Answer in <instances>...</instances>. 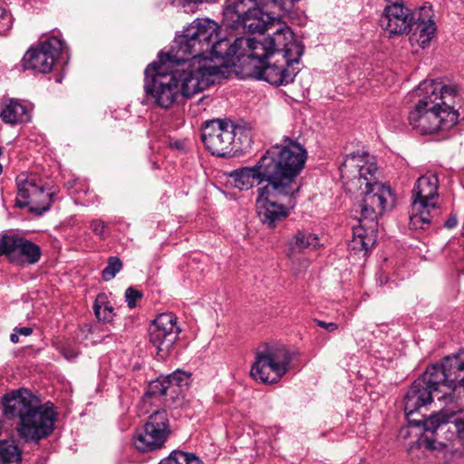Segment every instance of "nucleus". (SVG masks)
I'll return each mask as SVG.
<instances>
[{"label": "nucleus", "mask_w": 464, "mask_h": 464, "mask_svg": "<svg viewBox=\"0 0 464 464\" xmlns=\"http://www.w3.org/2000/svg\"><path fill=\"white\" fill-rule=\"evenodd\" d=\"M10 341L13 343H17L19 342V334L14 331V333L10 335Z\"/></svg>", "instance_id": "44"}, {"label": "nucleus", "mask_w": 464, "mask_h": 464, "mask_svg": "<svg viewBox=\"0 0 464 464\" xmlns=\"http://www.w3.org/2000/svg\"><path fill=\"white\" fill-rule=\"evenodd\" d=\"M439 179L436 174L427 172L420 177L412 189L410 226L414 228H424L430 225L433 218L440 214L436 199Z\"/></svg>", "instance_id": "9"}, {"label": "nucleus", "mask_w": 464, "mask_h": 464, "mask_svg": "<svg viewBox=\"0 0 464 464\" xmlns=\"http://www.w3.org/2000/svg\"><path fill=\"white\" fill-rule=\"evenodd\" d=\"M22 450L14 440H0V464H21Z\"/></svg>", "instance_id": "28"}, {"label": "nucleus", "mask_w": 464, "mask_h": 464, "mask_svg": "<svg viewBox=\"0 0 464 464\" xmlns=\"http://www.w3.org/2000/svg\"><path fill=\"white\" fill-rule=\"evenodd\" d=\"M258 5H272L275 8H278L282 13L285 14L290 12L294 7L293 0H254Z\"/></svg>", "instance_id": "34"}, {"label": "nucleus", "mask_w": 464, "mask_h": 464, "mask_svg": "<svg viewBox=\"0 0 464 464\" xmlns=\"http://www.w3.org/2000/svg\"><path fill=\"white\" fill-rule=\"evenodd\" d=\"M220 34V26L209 18H197L187 28L183 34L178 36L166 60L177 65L188 66L204 78L219 74L218 65L204 57L213 42Z\"/></svg>", "instance_id": "5"}, {"label": "nucleus", "mask_w": 464, "mask_h": 464, "mask_svg": "<svg viewBox=\"0 0 464 464\" xmlns=\"http://www.w3.org/2000/svg\"><path fill=\"white\" fill-rule=\"evenodd\" d=\"M168 390H169V384L166 382L165 377H161L150 383L148 393L152 396H162L167 394Z\"/></svg>", "instance_id": "35"}, {"label": "nucleus", "mask_w": 464, "mask_h": 464, "mask_svg": "<svg viewBox=\"0 0 464 464\" xmlns=\"http://www.w3.org/2000/svg\"><path fill=\"white\" fill-rule=\"evenodd\" d=\"M61 353L67 359V360H72V359H74L77 357L78 355V352L73 350V349H70V348H67V347H63L61 349Z\"/></svg>", "instance_id": "40"}, {"label": "nucleus", "mask_w": 464, "mask_h": 464, "mask_svg": "<svg viewBox=\"0 0 464 464\" xmlns=\"http://www.w3.org/2000/svg\"><path fill=\"white\" fill-rule=\"evenodd\" d=\"M462 236L464 237V222H463V226H462Z\"/></svg>", "instance_id": "48"}, {"label": "nucleus", "mask_w": 464, "mask_h": 464, "mask_svg": "<svg viewBox=\"0 0 464 464\" xmlns=\"http://www.w3.org/2000/svg\"><path fill=\"white\" fill-rule=\"evenodd\" d=\"M341 178L350 180L362 188L367 181L372 182L377 167L374 163H366L363 155L351 153L347 155L339 168Z\"/></svg>", "instance_id": "23"}, {"label": "nucleus", "mask_w": 464, "mask_h": 464, "mask_svg": "<svg viewBox=\"0 0 464 464\" xmlns=\"http://www.w3.org/2000/svg\"><path fill=\"white\" fill-rule=\"evenodd\" d=\"M237 134H245V141L240 140L241 144L249 143V130L234 126L230 121L217 119L205 122L201 130V140L213 155L225 158L232 155Z\"/></svg>", "instance_id": "11"}, {"label": "nucleus", "mask_w": 464, "mask_h": 464, "mask_svg": "<svg viewBox=\"0 0 464 464\" xmlns=\"http://www.w3.org/2000/svg\"><path fill=\"white\" fill-rule=\"evenodd\" d=\"M319 245V238L315 234L298 230L288 242L287 256L293 257L304 249H315Z\"/></svg>", "instance_id": "26"}, {"label": "nucleus", "mask_w": 464, "mask_h": 464, "mask_svg": "<svg viewBox=\"0 0 464 464\" xmlns=\"http://www.w3.org/2000/svg\"><path fill=\"white\" fill-rule=\"evenodd\" d=\"M93 311L99 321L111 323L116 316L114 307L107 300L105 294L97 295L93 304Z\"/></svg>", "instance_id": "29"}, {"label": "nucleus", "mask_w": 464, "mask_h": 464, "mask_svg": "<svg viewBox=\"0 0 464 464\" xmlns=\"http://www.w3.org/2000/svg\"><path fill=\"white\" fill-rule=\"evenodd\" d=\"M307 151L298 141L285 136L261 156L253 167H244L230 172L235 187L240 190H247L266 182L273 185L297 166L305 164Z\"/></svg>", "instance_id": "4"}, {"label": "nucleus", "mask_w": 464, "mask_h": 464, "mask_svg": "<svg viewBox=\"0 0 464 464\" xmlns=\"http://www.w3.org/2000/svg\"><path fill=\"white\" fill-rule=\"evenodd\" d=\"M394 202V195L388 186L379 182L367 181L364 197L359 205L362 222H367L377 226L376 218L386 209L391 208Z\"/></svg>", "instance_id": "20"}, {"label": "nucleus", "mask_w": 464, "mask_h": 464, "mask_svg": "<svg viewBox=\"0 0 464 464\" xmlns=\"http://www.w3.org/2000/svg\"><path fill=\"white\" fill-rule=\"evenodd\" d=\"M459 387H463L464 388V374H463L462 379H460Z\"/></svg>", "instance_id": "45"}, {"label": "nucleus", "mask_w": 464, "mask_h": 464, "mask_svg": "<svg viewBox=\"0 0 464 464\" xmlns=\"http://www.w3.org/2000/svg\"><path fill=\"white\" fill-rule=\"evenodd\" d=\"M292 359L293 353L285 346H266L256 353L251 376L262 383H276L289 371Z\"/></svg>", "instance_id": "12"}, {"label": "nucleus", "mask_w": 464, "mask_h": 464, "mask_svg": "<svg viewBox=\"0 0 464 464\" xmlns=\"http://www.w3.org/2000/svg\"><path fill=\"white\" fill-rule=\"evenodd\" d=\"M3 172V166L0 164V175L2 174Z\"/></svg>", "instance_id": "46"}, {"label": "nucleus", "mask_w": 464, "mask_h": 464, "mask_svg": "<svg viewBox=\"0 0 464 464\" xmlns=\"http://www.w3.org/2000/svg\"><path fill=\"white\" fill-rule=\"evenodd\" d=\"M314 322L316 324V325L327 330L328 332H334L338 329V325L335 323H326L319 319H314Z\"/></svg>", "instance_id": "39"}, {"label": "nucleus", "mask_w": 464, "mask_h": 464, "mask_svg": "<svg viewBox=\"0 0 464 464\" xmlns=\"http://www.w3.org/2000/svg\"><path fill=\"white\" fill-rule=\"evenodd\" d=\"M11 26V15L0 6V33L8 30Z\"/></svg>", "instance_id": "37"}, {"label": "nucleus", "mask_w": 464, "mask_h": 464, "mask_svg": "<svg viewBox=\"0 0 464 464\" xmlns=\"http://www.w3.org/2000/svg\"><path fill=\"white\" fill-rule=\"evenodd\" d=\"M18 333L19 335L29 336L33 333V329L31 327H16L14 330Z\"/></svg>", "instance_id": "42"}, {"label": "nucleus", "mask_w": 464, "mask_h": 464, "mask_svg": "<svg viewBox=\"0 0 464 464\" xmlns=\"http://www.w3.org/2000/svg\"><path fill=\"white\" fill-rule=\"evenodd\" d=\"M420 97L409 113V124L421 135L448 130L458 121L459 112L454 109L458 89L444 85L439 80H425L416 90Z\"/></svg>", "instance_id": "2"}, {"label": "nucleus", "mask_w": 464, "mask_h": 464, "mask_svg": "<svg viewBox=\"0 0 464 464\" xmlns=\"http://www.w3.org/2000/svg\"><path fill=\"white\" fill-rule=\"evenodd\" d=\"M458 224V219L455 215H451L445 222V227L449 229L455 227Z\"/></svg>", "instance_id": "43"}, {"label": "nucleus", "mask_w": 464, "mask_h": 464, "mask_svg": "<svg viewBox=\"0 0 464 464\" xmlns=\"http://www.w3.org/2000/svg\"><path fill=\"white\" fill-rule=\"evenodd\" d=\"M433 11L430 3L418 8L414 28L419 31V43L424 48L435 34V24L432 20Z\"/></svg>", "instance_id": "25"}, {"label": "nucleus", "mask_w": 464, "mask_h": 464, "mask_svg": "<svg viewBox=\"0 0 464 464\" xmlns=\"http://www.w3.org/2000/svg\"><path fill=\"white\" fill-rule=\"evenodd\" d=\"M3 155V148L0 147V156Z\"/></svg>", "instance_id": "47"}, {"label": "nucleus", "mask_w": 464, "mask_h": 464, "mask_svg": "<svg viewBox=\"0 0 464 464\" xmlns=\"http://www.w3.org/2000/svg\"><path fill=\"white\" fill-rule=\"evenodd\" d=\"M245 0H236L224 11V17L227 25L235 30H242L250 34H263L272 29L276 20H279L281 12L278 8L270 5H258L253 2L257 7H249L246 11L241 8Z\"/></svg>", "instance_id": "8"}, {"label": "nucleus", "mask_w": 464, "mask_h": 464, "mask_svg": "<svg viewBox=\"0 0 464 464\" xmlns=\"http://www.w3.org/2000/svg\"><path fill=\"white\" fill-rule=\"evenodd\" d=\"M166 382L169 384V389H173V392H177L175 387L181 388L188 385L189 374L187 372L177 370L171 374L165 376Z\"/></svg>", "instance_id": "32"}, {"label": "nucleus", "mask_w": 464, "mask_h": 464, "mask_svg": "<svg viewBox=\"0 0 464 464\" xmlns=\"http://www.w3.org/2000/svg\"><path fill=\"white\" fill-rule=\"evenodd\" d=\"M241 141H245V134H237V137H236V142L234 144H238L239 146L236 149H234L235 151H237L238 149H246L247 147L250 146L251 144V140L249 141L248 144L246 143H244V144H241ZM235 145H233L234 147Z\"/></svg>", "instance_id": "41"}, {"label": "nucleus", "mask_w": 464, "mask_h": 464, "mask_svg": "<svg viewBox=\"0 0 464 464\" xmlns=\"http://www.w3.org/2000/svg\"><path fill=\"white\" fill-rule=\"evenodd\" d=\"M251 50L252 38L237 37L231 43L227 36L218 34L204 57L212 61V64L218 65L220 73L221 68L233 58H236L243 68H246Z\"/></svg>", "instance_id": "15"}, {"label": "nucleus", "mask_w": 464, "mask_h": 464, "mask_svg": "<svg viewBox=\"0 0 464 464\" xmlns=\"http://www.w3.org/2000/svg\"><path fill=\"white\" fill-rule=\"evenodd\" d=\"M17 266H26L36 264L41 256V247L15 232L0 236V256Z\"/></svg>", "instance_id": "18"}, {"label": "nucleus", "mask_w": 464, "mask_h": 464, "mask_svg": "<svg viewBox=\"0 0 464 464\" xmlns=\"http://www.w3.org/2000/svg\"><path fill=\"white\" fill-rule=\"evenodd\" d=\"M464 3V0H461Z\"/></svg>", "instance_id": "49"}, {"label": "nucleus", "mask_w": 464, "mask_h": 464, "mask_svg": "<svg viewBox=\"0 0 464 464\" xmlns=\"http://www.w3.org/2000/svg\"><path fill=\"white\" fill-rule=\"evenodd\" d=\"M426 371L442 391V395L438 400L451 396L464 375V357L461 353L449 355L443 358L440 363L427 367Z\"/></svg>", "instance_id": "17"}, {"label": "nucleus", "mask_w": 464, "mask_h": 464, "mask_svg": "<svg viewBox=\"0 0 464 464\" xmlns=\"http://www.w3.org/2000/svg\"><path fill=\"white\" fill-rule=\"evenodd\" d=\"M122 262L118 256H111L108 259L107 266L102 272V279L110 281L121 270Z\"/></svg>", "instance_id": "33"}, {"label": "nucleus", "mask_w": 464, "mask_h": 464, "mask_svg": "<svg viewBox=\"0 0 464 464\" xmlns=\"http://www.w3.org/2000/svg\"><path fill=\"white\" fill-rule=\"evenodd\" d=\"M305 164L297 166L273 185H265L257 188L256 201V212L260 221L268 227H275L278 222L285 219L295 206V195L299 191L296 178Z\"/></svg>", "instance_id": "7"}, {"label": "nucleus", "mask_w": 464, "mask_h": 464, "mask_svg": "<svg viewBox=\"0 0 464 464\" xmlns=\"http://www.w3.org/2000/svg\"><path fill=\"white\" fill-rule=\"evenodd\" d=\"M0 117L4 122L11 125L27 122L31 118L27 108L14 100H10L5 104Z\"/></svg>", "instance_id": "27"}, {"label": "nucleus", "mask_w": 464, "mask_h": 464, "mask_svg": "<svg viewBox=\"0 0 464 464\" xmlns=\"http://www.w3.org/2000/svg\"><path fill=\"white\" fill-rule=\"evenodd\" d=\"M281 14L279 20H276L274 26L276 30L271 35H268L263 42L252 38L251 54L256 57L270 56L275 53H282L284 59L289 65L298 63L304 53V45L296 41L289 26L281 23Z\"/></svg>", "instance_id": "10"}, {"label": "nucleus", "mask_w": 464, "mask_h": 464, "mask_svg": "<svg viewBox=\"0 0 464 464\" xmlns=\"http://www.w3.org/2000/svg\"><path fill=\"white\" fill-rule=\"evenodd\" d=\"M442 395V391L433 383L432 378L425 371L411 385L404 397V411L411 426L422 427L424 434L420 444L429 450H436L437 442L434 438L435 432L448 420L441 417L444 410L430 414L429 417L423 411L433 401L434 397Z\"/></svg>", "instance_id": "6"}, {"label": "nucleus", "mask_w": 464, "mask_h": 464, "mask_svg": "<svg viewBox=\"0 0 464 464\" xmlns=\"http://www.w3.org/2000/svg\"><path fill=\"white\" fill-rule=\"evenodd\" d=\"M17 196L15 207L28 208V211L42 216L53 204L54 191L46 189L43 181L34 174L21 173L16 177Z\"/></svg>", "instance_id": "13"}, {"label": "nucleus", "mask_w": 464, "mask_h": 464, "mask_svg": "<svg viewBox=\"0 0 464 464\" xmlns=\"http://www.w3.org/2000/svg\"><path fill=\"white\" fill-rule=\"evenodd\" d=\"M417 13L402 3H392L383 9L380 25L389 38L407 35L414 29Z\"/></svg>", "instance_id": "22"}, {"label": "nucleus", "mask_w": 464, "mask_h": 464, "mask_svg": "<svg viewBox=\"0 0 464 464\" xmlns=\"http://www.w3.org/2000/svg\"><path fill=\"white\" fill-rule=\"evenodd\" d=\"M1 403L4 416L14 420V430L22 443L38 445L53 432L58 416L53 403H41L28 389L6 392Z\"/></svg>", "instance_id": "1"}, {"label": "nucleus", "mask_w": 464, "mask_h": 464, "mask_svg": "<svg viewBox=\"0 0 464 464\" xmlns=\"http://www.w3.org/2000/svg\"><path fill=\"white\" fill-rule=\"evenodd\" d=\"M268 57H256L249 54L245 69L253 78L264 80L272 85L280 86L293 82L299 69L294 67V64L289 65L285 60L281 65L268 63L266 61Z\"/></svg>", "instance_id": "19"}, {"label": "nucleus", "mask_w": 464, "mask_h": 464, "mask_svg": "<svg viewBox=\"0 0 464 464\" xmlns=\"http://www.w3.org/2000/svg\"><path fill=\"white\" fill-rule=\"evenodd\" d=\"M360 225L353 229V238L349 248L355 252H363L366 256L377 241V226L359 220Z\"/></svg>", "instance_id": "24"}, {"label": "nucleus", "mask_w": 464, "mask_h": 464, "mask_svg": "<svg viewBox=\"0 0 464 464\" xmlns=\"http://www.w3.org/2000/svg\"><path fill=\"white\" fill-rule=\"evenodd\" d=\"M441 417L446 418L448 420L445 421L439 430L443 429V427L450 422L452 423L456 430L457 440L464 450V411H460L459 413L451 412L449 414L444 411Z\"/></svg>", "instance_id": "30"}, {"label": "nucleus", "mask_w": 464, "mask_h": 464, "mask_svg": "<svg viewBox=\"0 0 464 464\" xmlns=\"http://www.w3.org/2000/svg\"><path fill=\"white\" fill-rule=\"evenodd\" d=\"M181 332L173 313H162L152 322L149 329L150 342L158 350L157 354L166 359L174 348Z\"/></svg>", "instance_id": "21"}, {"label": "nucleus", "mask_w": 464, "mask_h": 464, "mask_svg": "<svg viewBox=\"0 0 464 464\" xmlns=\"http://www.w3.org/2000/svg\"><path fill=\"white\" fill-rule=\"evenodd\" d=\"M124 297L129 308H135L137 302L142 298V293L130 286L126 289Z\"/></svg>", "instance_id": "36"}, {"label": "nucleus", "mask_w": 464, "mask_h": 464, "mask_svg": "<svg viewBox=\"0 0 464 464\" xmlns=\"http://www.w3.org/2000/svg\"><path fill=\"white\" fill-rule=\"evenodd\" d=\"M159 464H204L202 460L193 453L181 450H173L167 458L160 460Z\"/></svg>", "instance_id": "31"}, {"label": "nucleus", "mask_w": 464, "mask_h": 464, "mask_svg": "<svg viewBox=\"0 0 464 464\" xmlns=\"http://www.w3.org/2000/svg\"><path fill=\"white\" fill-rule=\"evenodd\" d=\"M65 49V44L57 36L48 37L35 47H31L22 59L23 70L34 73H48L52 71L59 54Z\"/></svg>", "instance_id": "16"}, {"label": "nucleus", "mask_w": 464, "mask_h": 464, "mask_svg": "<svg viewBox=\"0 0 464 464\" xmlns=\"http://www.w3.org/2000/svg\"><path fill=\"white\" fill-rule=\"evenodd\" d=\"M160 59L161 64L153 62L144 71L146 98L158 107L168 109L179 98L190 99L213 83L188 66L181 65L180 69L165 72V64L171 63L163 53L160 54Z\"/></svg>", "instance_id": "3"}, {"label": "nucleus", "mask_w": 464, "mask_h": 464, "mask_svg": "<svg viewBox=\"0 0 464 464\" xmlns=\"http://www.w3.org/2000/svg\"><path fill=\"white\" fill-rule=\"evenodd\" d=\"M171 430L167 411H157L150 415L143 428L137 431L133 446L140 452L161 449Z\"/></svg>", "instance_id": "14"}, {"label": "nucleus", "mask_w": 464, "mask_h": 464, "mask_svg": "<svg viewBox=\"0 0 464 464\" xmlns=\"http://www.w3.org/2000/svg\"><path fill=\"white\" fill-rule=\"evenodd\" d=\"M90 228L92 231L99 236L101 238L104 237V232H105V223L101 219H94L90 224Z\"/></svg>", "instance_id": "38"}]
</instances>
